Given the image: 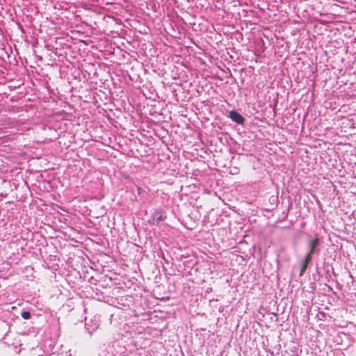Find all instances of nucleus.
<instances>
[{
    "instance_id": "obj_3",
    "label": "nucleus",
    "mask_w": 356,
    "mask_h": 356,
    "mask_svg": "<svg viewBox=\"0 0 356 356\" xmlns=\"http://www.w3.org/2000/svg\"><path fill=\"white\" fill-rule=\"evenodd\" d=\"M156 221H163L166 219L167 216L165 215L164 212H156Z\"/></svg>"
},
{
    "instance_id": "obj_7",
    "label": "nucleus",
    "mask_w": 356,
    "mask_h": 356,
    "mask_svg": "<svg viewBox=\"0 0 356 356\" xmlns=\"http://www.w3.org/2000/svg\"><path fill=\"white\" fill-rule=\"evenodd\" d=\"M137 191H138V193L139 195L141 194L143 192V189L141 187H140V186L137 187Z\"/></svg>"
},
{
    "instance_id": "obj_5",
    "label": "nucleus",
    "mask_w": 356,
    "mask_h": 356,
    "mask_svg": "<svg viewBox=\"0 0 356 356\" xmlns=\"http://www.w3.org/2000/svg\"><path fill=\"white\" fill-rule=\"evenodd\" d=\"M22 317L25 320L29 319L31 317V314L29 312H23L22 313Z\"/></svg>"
},
{
    "instance_id": "obj_1",
    "label": "nucleus",
    "mask_w": 356,
    "mask_h": 356,
    "mask_svg": "<svg viewBox=\"0 0 356 356\" xmlns=\"http://www.w3.org/2000/svg\"><path fill=\"white\" fill-rule=\"evenodd\" d=\"M229 117L230 118L237 122L239 124H242L244 122V118L238 112L232 111L229 113Z\"/></svg>"
},
{
    "instance_id": "obj_6",
    "label": "nucleus",
    "mask_w": 356,
    "mask_h": 356,
    "mask_svg": "<svg viewBox=\"0 0 356 356\" xmlns=\"http://www.w3.org/2000/svg\"><path fill=\"white\" fill-rule=\"evenodd\" d=\"M314 253H311L310 252L307 254V255L306 256L305 259V261H307V262H310L312 261V254Z\"/></svg>"
},
{
    "instance_id": "obj_2",
    "label": "nucleus",
    "mask_w": 356,
    "mask_h": 356,
    "mask_svg": "<svg viewBox=\"0 0 356 356\" xmlns=\"http://www.w3.org/2000/svg\"><path fill=\"white\" fill-rule=\"evenodd\" d=\"M319 243V239L318 238H314L312 241H311L309 243L310 246V252L314 253L316 247L318 245Z\"/></svg>"
},
{
    "instance_id": "obj_8",
    "label": "nucleus",
    "mask_w": 356,
    "mask_h": 356,
    "mask_svg": "<svg viewBox=\"0 0 356 356\" xmlns=\"http://www.w3.org/2000/svg\"><path fill=\"white\" fill-rule=\"evenodd\" d=\"M334 6L336 7H339V5H337L336 3L334 4Z\"/></svg>"
},
{
    "instance_id": "obj_9",
    "label": "nucleus",
    "mask_w": 356,
    "mask_h": 356,
    "mask_svg": "<svg viewBox=\"0 0 356 356\" xmlns=\"http://www.w3.org/2000/svg\"><path fill=\"white\" fill-rule=\"evenodd\" d=\"M334 6L336 7H339V5H337L336 3L334 4Z\"/></svg>"
},
{
    "instance_id": "obj_4",
    "label": "nucleus",
    "mask_w": 356,
    "mask_h": 356,
    "mask_svg": "<svg viewBox=\"0 0 356 356\" xmlns=\"http://www.w3.org/2000/svg\"><path fill=\"white\" fill-rule=\"evenodd\" d=\"M308 264H309V262H307V261H306L305 260L302 262V264H301V270H300V275H303L305 270L307 268Z\"/></svg>"
}]
</instances>
